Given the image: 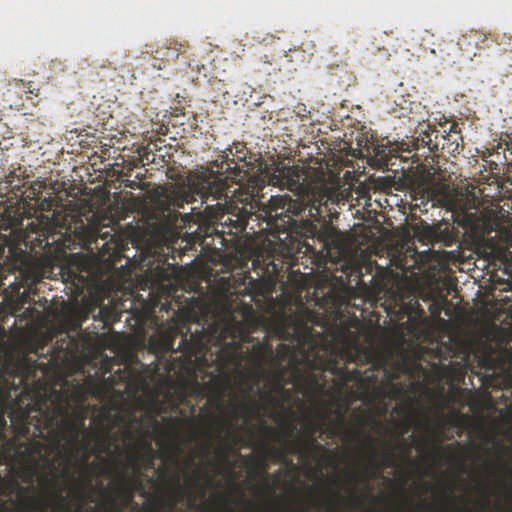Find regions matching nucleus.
<instances>
[{
  "instance_id": "1",
  "label": "nucleus",
  "mask_w": 512,
  "mask_h": 512,
  "mask_svg": "<svg viewBox=\"0 0 512 512\" xmlns=\"http://www.w3.org/2000/svg\"><path fill=\"white\" fill-rule=\"evenodd\" d=\"M277 331L283 339L292 338L295 345L280 344L274 352L272 344L265 336L262 341L254 343L246 352V358L251 363L252 376L263 380L269 376L273 380V391L277 394L290 396L286 384H292L305 393L313 389H323L316 371H329L343 381L350 379V373L345 365L339 362L357 363L362 358V347L358 341L356 319H346L331 330V341L323 344L325 356L320 355L312 340L311 329L306 322L296 316L281 313L276 317Z\"/></svg>"
},
{
  "instance_id": "2",
  "label": "nucleus",
  "mask_w": 512,
  "mask_h": 512,
  "mask_svg": "<svg viewBox=\"0 0 512 512\" xmlns=\"http://www.w3.org/2000/svg\"><path fill=\"white\" fill-rule=\"evenodd\" d=\"M270 182L286 187L297 198L292 199L287 194L271 196L268 205L254 213L251 211L252 205L248 210L245 206L239 207L227 201L229 185L227 177L222 174L211 173L194 186L203 202L209 197L224 201L223 204L218 202L216 207L207 205L205 212L210 219L218 222L221 227L217 230L219 233L231 235H238L250 222H255L256 225L250 226L253 233L257 226L259 232L279 238L281 233L288 232L295 224L294 217L306 214L307 217L320 221L330 213L329 205L337 204L339 199L338 189L328 185L323 174L313 179L309 168L279 164L271 175Z\"/></svg>"
},
{
  "instance_id": "3",
  "label": "nucleus",
  "mask_w": 512,
  "mask_h": 512,
  "mask_svg": "<svg viewBox=\"0 0 512 512\" xmlns=\"http://www.w3.org/2000/svg\"><path fill=\"white\" fill-rule=\"evenodd\" d=\"M229 332L227 324L213 323L207 328L195 331L187 338L177 325H161L149 337V350L157 357H166L168 370H178L189 376L205 373L211 380L205 383L194 381L198 393L212 397L220 411L212 419L228 434H233V425L224 413L225 392L231 388V377L225 374L230 367H238L244 359L242 345L234 338L226 342Z\"/></svg>"
},
{
  "instance_id": "4",
  "label": "nucleus",
  "mask_w": 512,
  "mask_h": 512,
  "mask_svg": "<svg viewBox=\"0 0 512 512\" xmlns=\"http://www.w3.org/2000/svg\"><path fill=\"white\" fill-rule=\"evenodd\" d=\"M411 197L416 207L426 206L440 207L451 212L454 223L461 226L475 238H484L491 232L502 233L505 231L510 238L507 243L512 246V231H507L490 210L478 207V198L468 189H459L448 183L428 184L422 181L413 183Z\"/></svg>"
},
{
  "instance_id": "5",
  "label": "nucleus",
  "mask_w": 512,
  "mask_h": 512,
  "mask_svg": "<svg viewBox=\"0 0 512 512\" xmlns=\"http://www.w3.org/2000/svg\"><path fill=\"white\" fill-rule=\"evenodd\" d=\"M38 412L33 437L45 440L53 450L69 445L75 451H96L85 428V412L73 407L67 395L53 391L43 405L39 404Z\"/></svg>"
},
{
  "instance_id": "6",
  "label": "nucleus",
  "mask_w": 512,
  "mask_h": 512,
  "mask_svg": "<svg viewBox=\"0 0 512 512\" xmlns=\"http://www.w3.org/2000/svg\"><path fill=\"white\" fill-rule=\"evenodd\" d=\"M415 133L417 134L416 137L408 142L396 144L395 148L390 149L391 156L399 157L404 161L411 159L412 163L424 167V162L434 161L440 149L448 152H454L458 149L457 139L449 143L451 138L457 134L456 132H449L447 136L440 135L435 126L423 123L418 125Z\"/></svg>"
},
{
  "instance_id": "7",
  "label": "nucleus",
  "mask_w": 512,
  "mask_h": 512,
  "mask_svg": "<svg viewBox=\"0 0 512 512\" xmlns=\"http://www.w3.org/2000/svg\"><path fill=\"white\" fill-rule=\"evenodd\" d=\"M263 433L265 436L273 435L277 441L281 442V448H270L267 444L264 445V453L272 458L273 460L281 463H286L288 454H300L305 457H316V453L329 452L326 448L317 442L314 435L321 430V424L311 421L305 426V433L307 435V441L303 444L293 434V429L287 427L280 434L270 426L263 427Z\"/></svg>"
},
{
  "instance_id": "8",
  "label": "nucleus",
  "mask_w": 512,
  "mask_h": 512,
  "mask_svg": "<svg viewBox=\"0 0 512 512\" xmlns=\"http://www.w3.org/2000/svg\"><path fill=\"white\" fill-rule=\"evenodd\" d=\"M194 200L190 191L172 187L161 192L158 206L163 214L166 213L168 217L177 219L181 215L178 210L183 209L185 204L192 203Z\"/></svg>"
},
{
  "instance_id": "9",
  "label": "nucleus",
  "mask_w": 512,
  "mask_h": 512,
  "mask_svg": "<svg viewBox=\"0 0 512 512\" xmlns=\"http://www.w3.org/2000/svg\"><path fill=\"white\" fill-rule=\"evenodd\" d=\"M172 298H176L174 300L177 309L172 307V302L165 299V302L161 303L160 311L169 312L173 311V316L177 313H181L189 318L197 316V314L202 313L205 309V304L202 298L200 297H189L183 298V301L180 300L179 296H173Z\"/></svg>"
},
{
  "instance_id": "10",
  "label": "nucleus",
  "mask_w": 512,
  "mask_h": 512,
  "mask_svg": "<svg viewBox=\"0 0 512 512\" xmlns=\"http://www.w3.org/2000/svg\"><path fill=\"white\" fill-rule=\"evenodd\" d=\"M366 438L368 440V448L370 452L368 468L373 473V476L376 477L380 475L385 468L395 467L396 459L393 449L387 448L379 454L374 446L375 440L369 435Z\"/></svg>"
},
{
  "instance_id": "11",
  "label": "nucleus",
  "mask_w": 512,
  "mask_h": 512,
  "mask_svg": "<svg viewBox=\"0 0 512 512\" xmlns=\"http://www.w3.org/2000/svg\"><path fill=\"white\" fill-rule=\"evenodd\" d=\"M124 437L129 441V448L141 451L143 453L142 465L145 470L154 465L155 450L151 443L144 437L135 438L129 429L124 430Z\"/></svg>"
},
{
  "instance_id": "12",
  "label": "nucleus",
  "mask_w": 512,
  "mask_h": 512,
  "mask_svg": "<svg viewBox=\"0 0 512 512\" xmlns=\"http://www.w3.org/2000/svg\"><path fill=\"white\" fill-rule=\"evenodd\" d=\"M115 452H117L119 455H123L124 453L127 454V462L128 465L124 466L122 470H125L128 468H132L134 474L136 477H132L136 481H141L140 476L143 473L144 467L142 465V459H143V453L141 451L132 449L128 447V450H124L121 448V446L117 443L114 444Z\"/></svg>"
},
{
  "instance_id": "13",
  "label": "nucleus",
  "mask_w": 512,
  "mask_h": 512,
  "mask_svg": "<svg viewBox=\"0 0 512 512\" xmlns=\"http://www.w3.org/2000/svg\"><path fill=\"white\" fill-rule=\"evenodd\" d=\"M188 48L187 42H178L176 40L167 41L161 49L154 51V60L159 61L162 57L176 60L180 54H184Z\"/></svg>"
},
{
  "instance_id": "14",
  "label": "nucleus",
  "mask_w": 512,
  "mask_h": 512,
  "mask_svg": "<svg viewBox=\"0 0 512 512\" xmlns=\"http://www.w3.org/2000/svg\"><path fill=\"white\" fill-rule=\"evenodd\" d=\"M116 486L128 503L132 501L135 491L141 486V481H136L127 475V469H125L120 471V477L116 482Z\"/></svg>"
},
{
  "instance_id": "15",
  "label": "nucleus",
  "mask_w": 512,
  "mask_h": 512,
  "mask_svg": "<svg viewBox=\"0 0 512 512\" xmlns=\"http://www.w3.org/2000/svg\"><path fill=\"white\" fill-rule=\"evenodd\" d=\"M459 232L458 230L449 224L439 226L434 231V240L441 243L443 246L449 247L458 241Z\"/></svg>"
},
{
  "instance_id": "16",
  "label": "nucleus",
  "mask_w": 512,
  "mask_h": 512,
  "mask_svg": "<svg viewBox=\"0 0 512 512\" xmlns=\"http://www.w3.org/2000/svg\"><path fill=\"white\" fill-rule=\"evenodd\" d=\"M46 188V183L41 180L33 181L28 189L26 190V198L35 201L40 206H44V203H47L48 206H50L51 201L47 198L41 199L42 191Z\"/></svg>"
},
{
  "instance_id": "17",
  "label": "nucleus",
  "mask_w": 512,
  "mask_h": 512,
  "mask_svg": "<svg viewBox=\"0 0 512 512\" xmlns=\"http://www.w3.org/2000/svg\"><path fill=\"white\" fill-rule=\"evenodd\" d=\"M30 492L31 489L29 487L19 488L18 496L21 498V506L26 510V512H45V509L42 507L39 501H37L34 497L27 496Z\"/></svg>"
},
{
  "instance_id": "18",
  "label": "nucleus",
  "mask_w": 512,
  "mask_h": 512,
  "mask_svg": "<svg viewBox=\"0 0 512 512\" xmlns=\"http://www.w3.org/2000/svg\"><path fill=\"white\" fill-rule=\"evenodd\" d=\"M402 309L408 315V321L414 325H418L425 319V311L418 300L411 301L408 305H404Z\"/></svg>"
},
{
  "instance_id": "19",
  "label": "nucleus",
  "mask_w": 512,
  "mask_h": 512,
  "mask_svg": "<svg viewBox=\"0 0 512 512\" xmlns=\"http://www.w3.org/2000/svg\"><path fill=\"white\" fill-rule=\"evenodd\" d=\"M393 411L407 416V421L403 423L405 431H407L410 425L417 420V411L414 409L412 401L405 402L401 406H396Z\"/></svg>"
},
{
  "instance_id": "20",
  "label": "nucleus",
  "mask_w": 512,
  "mask_h": 512,
  "mask_svg": "<svg viewBox=\"0 0 512 512\" xmlns=\"http://www.w3.org/2000/svg\"><path fill=\"white\" fill-rule=\"evenodd\" d=\"M225 171L229 174V178H231L233 182L238 183H241L247 175V171L240 168L234 160H232L231 163H226Z\"/></svg>"
},
{
  "instance_id": "21",
  "label": "nucleus",
  "mask_w": 512,
  "mask_h": 512,
  "mask_svg": "<svg viewBox=\"0 0 512 512\" xmlns=\"http://www.w3.org/2000/svg\"><path fill=\"white\" fill-rule=\"evenodd\" d=\"M406 395V391L403 386L399 383L388 382L386 396L393 400H403Z\"/></svg>"
},
{
  "instance_id": "22",
  "label": "nucleus",
  "mask_w": 512,
  "mask_h": 512,
  "mask_svg": "<svg viewBox=\"0 0 512 512\" xmlns=\"http://www.w3.org/2000/svg\"><path fill=\"white\" fill-rule=\"evenodd\" d=\"M373 285L379 292L386 290L389 282V278L387 272L382 268L376 272V274L372 277Z\"/></svg>"
},
{
  "instance_id": "23",
  "label": "nucleus",
  "mask_w": 512,
  "mask_h": 512,
  "mask_svg": "<svg viewBox=\"0 0 512 512\" xmlns=\"http://www.w3.org/2000/svg\"><path fill=\"white\" fill-rule=\"evenodd\" d=\"M176 488H173L172 491H171V496L173 498V502L172 504L170 505V512H173V508L174 506L177 504L178 501L181 500L182 498V494H181V491H180V485H179V479L176 480Z\"/></svg>"
},
{
  "instance_id": "24",
  "label": "nucleus",
  "mask_w": 512,
  "mask_h": 512,
  "mask_svg": "<svg viewBox=\"0 0 512 512\" xmlns=\"http://www.w3.org/2000/svg\"><path fill=\"white\" fill-rule=\"evenodd\" d=\"M88 484V480L85 478L83 483L79 484L78 490H77V497L80 499L81 504L87 502L89 495L85 492V486Z\"/></svg>"
},
{
  "instance_id": "25",
  "label": "nucleus",
  "mask_w": 512,
  "mask_h": 512,
  "mask_svg": "<svg viewBox=\"0 0 512 512\" xmlns=\"http://www.w3.org/2000/svg\"><path fill=\"white\" fill-rule=\"evenodd\" d=\"M98 446L100 448V452L110 453L111 442L108 434L107 436L98 439Z\"/></svg>"
},
{
  "instance_id": "26",
  "label": "nucleus",
  "mask_w": 512,
  "mask_h": 512,
  "mask_svg": "<svg viewBox=\"0 0 512 512\" xmlns=\"http://www.w3.org/2000/svg\"><path fill=\"white\" fill-rule=\"evenodd\" d=\"M258 194V187H257V184L255 183L253 186H252V189L249 190L245 196V198L243 199H240L241 201H251L254 199V197Z\"/></svg>"
},
{
  "instance_id": "27",
  "label": "nucleus",
  "mask_w": 512,
  "mask_h": 512,
  "mask_svg": "<svg viewBox=\"0 0 512 512\" xmlns=\"http://www.w3.org/2000/svg\"><path fill=\"white\" fill-rule=\"evenodd\" d=\"M25 471L27 472V474L29 475L30 478H32L33 476H36L37 475V463L35 462L32 465L27 466L25 468ZM26 481L31 482V479H27Z\"/></svg>"
},
{
  "instance_id": "28",
  "label": "nucleus",
  "mask_w": 512,
  "mask_h": 512,
  "mask_svg": "<svg viewBox=\"0 0 512 512\" xmlns=\"http://www.w3.org/2000/svg\"><path fill=\"white\" fill-rule=\"evenodd\" d=\"M343 423H344V416H343V414H339V421H338V422H331V429H332V431L334 432V431H335V429H336L339 425H341V424H343Z\"/></svg>"
},
{
  "instance_id": "29",
  "label": "nucleus",
  "mask_w": 512,
  "mask_h": 512,
  "mask_svg": "<svg viewBox=\"0 0 512 512\" xmlns=\"http://www.w3.org/2000/svg\"><path fill=\"white\" fill-rule=\"evenodd\" d=\"M57 476L54 475L51 479L46 480L47 487L50 489L55 488Z\"/></svg>"
},
{
  "instance_id": "30",
  "label": "nucleus",
  "mask_w": 512,
  "mask_h": 512,
  "mask_svg": "<svg viewBox=\"0 0 512 512\" xmlns=\"http://www.w3.org/2000/svg\"><path fill=\"white\" fill-rule=\"evenodd\" d=\"M50 494H51V496H53L55 499H57L60 502H63L65 500V498L62 495V492L59 490L55 491L53 493H50Z\"/></svg>"
},
{
  "instance_id": "31",
  "label": "nucleus",
  "mask_w": 512,
  "mask_h": 512,
  "mask_svg": "<svg viewBox=\"0 0 512 512\" xmlns=\"http://www.w3.org/2000/svg\"><path fill=\"white\" fill-rule=\"evenodd\" d=\"M264 396L266 399H268L270 402L272 403H275V404H280L279 400L276 399L274 396H272L271 393H264Z\"/></svg>"
},
{
  "instance_id": "32",
  "label": "nucleus",
  "mask_w": 512,
  "mask_h": 512,
  "mask_svg": "<svg viewBox=\"0 0 512 512\" xmlns=\"http://www.w3.org/2000/svg\"><path fill=\"white\" fill-rule=\"evenodd\" d=\"M210 448H211L210 443H208V444H206V445H203V446L201 447V452H202L203 454H208V453H210Z\"/></svg>"
},
{
  "instance_id": "33",
  "label": "nucleus",
  "mask_w": 512,
  "mask_h": 512,
  "mask_svg": "<svg viewBox=\"0 0 512 512\" xmlns=\"http://www.w3.org/2000/svg\"><path fill=\"white\" fill-rule=\"evenodd\" d=\"M241 406L246 410V411H251L253 409V406L251 404V401L249 400V403H241Z\"/></svg>"
},
{
  "instance_id": "34",
  "label": "nucleus",
  "mask_w": 512,
  "mask_h": 512,
  "mask_svg": "<svg viewBox=\"0 0 512 512\" xmlns=\"http://www.w3.org/2000/svg\"><path fill=\"white\" fill-rule=\"evenodd\" d=\"M162 60H163V58H162L161 60H159V61H156V60H155V62L153 63V67H154V68H157V69H159V70H161V69L163 68V66H162Z\"/></svg>"
},
{
  "instance_id": "35",
  "label": "nucleus",
  "mask_w": 512,
  "mask_h": 512,
  "mask_svg": "<svg viewBox=\"0 0 512 512\" xmlns=\"http://www.w3.org/2000/svg\"><path fill=\"white\" fill-rule=\"evenodd\" d=\"M130 421H131V423H136L138 426H141V421L139 419H137L135 415H132L130 417Z\"/></svg>"
},
{
  "instance_id": "36",
  "label": "nucleus",
  "mask_w": 512,
  "mask_h": 512,
  "mask_svg": "<svg viewBox=\"0 0 512 512\" xmlns=\"http://www.w3.org/2000/svg\"><path fill=\"white\" fill-rule=\"evenodd\" d=\"M451 129H454V126H451ZM450 132H452V133H453V132H456L457 134L451 138V140L449 141V143H451V141H453L454 139H457V140H458V139H461V136L459 135V132L454 131V130H451Z\"/></svg>"
},
{
  "instance_id": "37",
  "label": "nucleus",
  "mask_w": 512,
  "mask_h": 512,
  "mask_svg": "<svg viewBox=\"0 0 512 512\" xmlns=\"http://www.w3.org/2000/svg\"><path fill=\"white\" fill-rule=\"evenodd\" d=\"M479 486L482 488V490L486 493L488 490V486L485 482L479 481Z\"/></svg>"
},
{
  "instance_id": "38",
  "label": "nucleus",
  "mask_w": 512,
  "mask_h": 512,
  "mask_svg": "<svg viewBox=\"0 0 512 512\" xmlns=\"http://www.w3.org/2000/svg\"><path fill=\"white\" fill-rule=\"evenodd\" d=\"M253 389V385H250L245 391H244V395H245V398H249V393L250 391Z\"/></svg>"
},
{
  "instance_id": "39",
  "label": "nucleus",
  "mask_w": 512,
  "mask_h": 512,
  "mask_svg": "<svg viewBox=\"0 0 512 512\" xmlns=\"http://www.w3.org/2000/svg\"><path fill=\"white\" fill-rule=\"evenodd\" d=\"M78 218H79L80 226H76V229H78V228L79 229H84V222H83V220L80 218V216H78Z\"/></svg>"
},
{
  "instance_id": "40",
  "label": "nucleus",
  "mask_w": 512,
  "mask_h": 512,
  "mask_svg": "<svg viewBox=\"0 0 512 512\" xmlns=\"http://www.w3.org/2000/svg\"><path fill=\"white\" fill-rule=\"evenodd\" d=\"M101 462H102V464H103V465H105V466L110 465V461H109L108 459H106V458H101Z\"/></svg>"
},
{
  "instance_id": "41",
  "label": "nucleus",
  "mask_w": 512,
  "mask_h": 512,
  "mask_svg": "<svg viewBox=\"0 0 512 512\" xmlns=\"http://www.w3.org/2000/svg\"><path fill=\"white\" fill-rule=\"evenodd\" d=\"M42 449V445L37 443V447L35 448V452L40 453Z\"/></svg>"
},
{
  "instance_id": "42",
  "label": "nucleus",
  "mask_w": 512,
  "mask_h": 512,
  "mask_svg": "<svg viewBox=\"0 0 512 512\" xmlns=\"http://www.w3.org/2000/svg\"><path fill=\"white\" fill-rule=\"evenodd\" d=\"M350 497H351L353 500L358 499V497H356V496L354 495V492H353V491H350Z\"/></svg>"
},
{
  "instance_id": "43",
  "label": "nucleus",
  "mask_w": 512,
  "mask_h": 512,
  "mask_svg": "<svg viewBox=\"0 0 512 512\" xmlns=\"http://www.w3.org/2000/svg\"><path fill=\"white\" fill-rule=\"evenodd\" d=\"M500 468L503 470V471H506L507 470V466L503 463L500 464Z\"/></svg>"
},
{
  "instance_id": "44",
  "label": "nucleus",
  "mask_w": 512,
  "mask_h": 512,
  "mask_svg": "<svg viewBox=\"0 0 512 512\" xmlns=\"http://www.w3.org/2000/svg\"><path fill=\"white\" fill-rule=\"evenodd\" d=\"M266 469H267V465H264V466H263V473H264V475H265V476H267Z\"/></svg>"
},
{
  "instance_id": "45",
  "label": "nucleus",
  "mask_w": 512,
  "mask_h": 512,
  "mask_svg": "<svg viewBox=\"0 0 512 512\" xmlns=\"http://www.w3.org/2000/svg\"><path fill=\"white\" fill-rule=\"evenodd\" d=\"M151 421H152L153 423L157 424V420H156L155 416H151Z\"/></svg>"
},
{
  "instance_id": "46",
  "label": "nucleus",
  "mask_w": 512,
  "mask_h": 512,
  "mask_svg": "<svg viewBox=\"0 0 512 512\" xmlns=\"http://www.w3.org/2000/svg\"><path fill=\"white\" fill-rule=\"evenodd\" d=\"M452 493H453V489H452V488H449V499H451V498H452V496H451V495H452Z\"/></svg>"
},
{
  "instance_id": "47",
  "label": "nucleus",
  "mask_w": 512,
  "mask_h": 512,
  "mask_svg": "<svg viewBox=\"0 0 512 512\" xmlns=\"http://www.w3.org/2000/svg\"><path fill=\"white\" fill-rule=\"evenodd\" d=\"M242 340H243V341H249V340H250V337H249V336H244V337L242 338Z\"/></svg>"
},
{
  "instance_id": "48",
  "label": "nucleus",
  "mask_w": 512,
  "mask_h": 512,
  "mask_svg": "<svg viewBox=\"0 0 512 512\" xmlns=\"http://www.w3.org/2000/svg\"><path fill=\"white\" fill-rule=\"evenodd\" d=\"M24 430H25L24 434H29V428L28 427H25Z\"/></svg>"
},
{
  "instance_id": "49",
  "label": "nucleus",
  "mask_w": 512,
  "mask_h": 512,
  "mask_svg": "<svg viewBox=\"0 0 512 512\" xmlns=\"http://www.w3.org/2000/svg\"><path fill=\"white\" fill-rule=\"evenodd\" d=\"M188 218H190V214H185L184 215V220H188Z\"/></svg>"
},
{
  "instance_id": "50",
  "label": "nucleus",
  "mask_w": 512,
  "mask_h": 512,
  "mask_svg": "<svg viewBox=\"0 0 512 512\" xmlns=\"http://www.w3.org/2000/svg\"><path fill=\"white\" fill-rule=\"evenodd\" d=\"M205 435L207 436L208 439H210L212 437V434L211 433H205Z\"/></svg>"
},
{
  "instance_id": "51",
  "label": "nucleus",
  "mask_w": 512,
  "mask_h": 512,
  "mask_svg": "<svg viewBox=\"0 0 512 512\" xmlns=\"http://www.w3.org/2000/svg\"><path fill=\"white\" fill-rule=\"evenodd\" d=\"M114 462H115L116 464H121V462H120V460H119L118 458H115V459H114Z\"/></svg>"
},
{
  "instance_id": "52",
  "label": "nucleus",
  "mask_w": 512,
  "mask_h": 512,
  "mask_svg": "<svg viewBox=\"0 0 512 512\" xmlns=\"http://www.w3.org/2000/svg\"><path fill=\"white\" fill-rule=\"evenodd\" d=\"M270 264L272 265V267H273V270H274V271H276V270H277V267H276V265H275V264H273L272 262H271Z\"/></svg>"
},
{
  "instance_id": "53",
  "label": "nucleus",
  "mask_w": 512,
  "mask_h": 512,
  "mask_svg": "<svg viewBox=\"0 0 512 512\" xmlns=\"http://www.w3.org/2000/svg\"><path fill=\"white\" fill-rule=\"evenodd\" d=\"M391 377H392L393 379H396V378L398 377V375H397V373H394V374H392V375H391Z\"/></svg>"
},
{
  "instance_id": "54",
  "label": "nucleus",
  "mask_w": 512,
  "mask_h": 512,
  "mask_svg": "<svg viewBox=\"0 0 512 512\" xmlns=\"http://www.w3.org/2000/svg\"><path fill=\"white\" fill-rule=\"evenodd\" d=\"M148 433H149L148 429L143 431V435H148Z\"/></svg>"
},
{
  "instance_id": "55",
  "label": "nucleus",
  "mask_w": 512,
  "mask_h": 512,
  "mask_svg": "<svg viewBox=\"0 0 512 512\" xmlns=\"http://www.w3.org/2000/svg\"><path fill=\"white\" fill-rule=\"evenodd\" d=\"M222 448H223V450H225V451H227V450H228V447H227V445H226V444H225V445H223V447H222Z\"/></svg>"
},
{
  "instance_id": "56",
  "label": "nucleus",
  "mask_w": 512,
  "mask_h": 512,
  "mask_svg": "<svg viewBox=\"0 0 512 512\" xmlns=\"http://www.w3.org/2000/svg\"><path fill=\"white\" fill-rule=\"evenodd\" d=\"M193 484L196 486L198 484L197 480H194Z\"/></svg>"
},
{
  "instance_id": "57",
  "label": "nucleus",
  "mask_w": 512,
  "mask_h": 512,
  "mask_svg": "<svg viewBox=\"0 0 512 512\" xmlns=\"http://www.w3.org/2000/svg\"><path fill=\"white\" fill-rule=\"evenodd\" d=\"M67 230H69V231L71 230L70 224L67 226Z\"/></svg>"
},
{
  "instance_id": "58",
  "label": "nucleus",
  "mask_w": 512,
  "mask_h": 512,
  "mask_svg": "<svg viewBox=\"0 0 512 512\" xmlns=\"http://www.w3.org/2000/svg\"><path fill=\"white\" fill-rule=\"evenodd\" d=\"M371 355H364V358H370Z\"/></svg>"
},
{
  "instance_id": "59",
  "label": "nucleus",
  "mask_w": 512,
  "mask_h": 512,
  "mask_svg": "<svg viewBox=\"0 0 512 512\" xmlns=\"http://www.w3.org/2000/svg\"><path fill=\"white\" fill-rule=\"evenodd\" d=\"M511 139H512V132H511Z\"/></svg>"
}]
</instances>
